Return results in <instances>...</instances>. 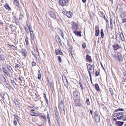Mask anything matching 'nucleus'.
<instances>
[{"mask_svg": "<svg viewBox=\"0 0 126 126\" xmlns=\"http://www.w3.org/2000/svg\"><path fill=\"white\" fill-rule=\"evenodd\" d=\"M87 68L89 69L90 71H93V72H94V67H93V69L92 68V65L90 64L87 63L86 64Z\"/></svg>", "mask_w": 126, "mask_h": 126, "instance_id": "obj_7", "label": "nucleus"}, {"mask_svg": "<svg viewBox=\"0 0 126 126\" xmlns=\"http://www.w3.org/2000/svg\"><path fill=\"white\" fill-rule=\"evenodd\" d=\"M11 82L14 87H15V85H16V84L14 80H11Z\"/></svg>", "mask_w": 126, "mask_h": 126, "instance_id": "obj_38", "label": "nucleus"}, {"mask_svg": "<svg viewBox=\"0 0 126 126\" xmlns=\"http://www.w3.org/2000/svg\"><path fill=\"white\" fill-rule=\"evenodd\" d=\"M100 34L101 37L103 38L104 37V32L103 30L102 29L100 31Z\"/></svg>", "mask_w": 126, "mask_h": 126, "instance_id": "obj_27", "label": "nucleus"}, {"mask_svg": "<svg viewBox=\"0 0 126 126\" xmlns=\"http://www.w3.org/2000/svg\"><path fill=\"white\" fill-rule=\"evenodd\" d=\"M86 103L88 105H90V103L89 101V98H87L86 100Z\"/></svg>", "mask_w": 126, "mask_h": 126, "instance_id": "obj_43", "label": "nucleus"}, {"mask_svg": "<svg viewBox=\"0 0 126 126\" xmlns=\"http://www.w3.org/2000/svg\"><path fill=\"white\" fill-rule=\"evenodd\" d=\"M4 73L9 78H10L11 77L10 74V73L8 72V71H6Z\"/></svg>", "mask_w": 126, "mask_h": 126, "instance_id": "obj_33", "label": "nucleus"}, {"mask_svg": "<svg viewBox=\"0 0 126 126\" xmlns=\"http://www.w3.org/2000/svg\"><path fill=\"white\" fill-rule=\"evenodd\" d=\"M47 118L48 121L49 123V126H51V123L50 121V118L49 114L48 113L47 114Z\"/></svg>", "mask_w": 126, "mask_h": 126, "instance_id": "obj_20", "label": "nucleus"}, {"mask_svg": "<svg viewBox=\"0 0 126 126\" xmlns=\"http://www.w3.org/2000/svg\"><path fill=\"white\" fill-rule=\"evenodd\" d=\"M39 116H40V117L43 118V119H44L45 120V121H46L47 120V118L46 116V115H42V114H40L39 115Z\"/></svg>", "mask_w": 126, "mask_h": 126, "instance_id": "obj_23", "label": "nucleus"}, {"mask_svg": "<svg viewBox=\"0 0 126 126\" xmlns=\"http://www.w3.org/2000/svg\"><path fill=\"white\" fill-rule=\"evenodd\" d=\"M31 36V40L34 41L35 40V38L34 37V35Z\"/></svg>", "mask_w": 126, "mask_h": 126, "instance_id": "obj_50", "label": "nucleus"}, {"mask_svg": "<svg viewBox=\"0 0 126 126\" xmlns=\"http://www.w3.org/2000/svg\"><path fill=\"white\" fill-rule=\"evenodd\" d=\"M88 71V72L89 75L90 79V80H91L92 79V76L91 75V74H93L94 73V72H93V71Z\"/></svg>", "mask_w": 126, "mask_h": 126, "instance_id": "obj_22", "label": "nucleus"}, {"mask_svg": "<svg viewBox=\"0 0 126 126\" xmlns=\"http://www.w3.org/2000/svg\"><path fill=\"white\" fill-rule=\"evenodd\" d=\"M66 16L68 17L69 18H71L72 17V13L70 11L67 12L66 13Z\"/></svg>", "mask_w": 126, "mask_h": 126, "instance_id": "obj_14", "label": "nucleus"}, {"mask_svg": "<svg viewBox=\"0 0 126 126\" xmlns=\"http://www.w3.org/2000/svg\"><path fill=\"white\" fill-rule=\"evenodd\" d=\"M24 14L22 12H21L20 15V16L19 18V20H21L22 18L24 16Z\"/></svg>", "mask_w": 126, "mask_h": 126, "instance_id": "obj_26", "label": "nucleus"}, {"mask_svg": "<svg viewBox=\"0 0 126 126\" xmlns=\"http://www.w3.org/2000/svg\"><path fill=\"white\" fill-rule=\"evenodd\" d=\"M99 30H97L95 31V35L96 36H98L99 34Z\"/></svg>", "mask_w": 126, "mask_h": 126, "instance_id": "obj_32", "label": "nucleus"}, {"mask_svg": "<svg viewBox=\"0 0 126 126\" xmlns=\"http://www.w3.org/2000/svg\"><path fill=\"white\" fill-rule=\"evenodd\" d=\"M14 102L16 105H17L18 104V102L16 99L14 100Z\"/></svg>", "mask_w": 126, "mask_h": 126, "instance_id": "obj_47", "label": "nucleus"}, {"mask_svg": "<svg viewBox=\"0 0 126 126\" xmlns=\"http://www.w3.org/2000/svg\"><path fill=\"white\" fill-rule=\"evenodd\" d=\"M82 47L84 48L86 47V45L85 43H83L82 45Z\"/></svg>", "mask_w": 126, "mask_h": 126, "instance_id": "obj_61", "label": "nucleus"}, {"mask_svg": "<svg viewBox=\"0 0 126 126\" xmlns=\"http://www.w3.org/2000/svg\"><path fill=\"white\" fill-rule=\"evenodd\" d=\"M0 57L1 60L3 61L5 59V58L4 56L2 55H0Z\"/></svg>", "mask_w": 126, "mask_h": 126, "instance_id": "obj_44", "label": "nucleus"}, {"mask_svg": "<svg viewBox=\"0 0 126 126\" xmlns=\"http://www.w3.org/2000/svg\"><path fill=\"white\" fill-rule=\"evenodd\" d=\"M72 28L75 29L76 30L78 29L79 28V26L78 24L75 22L73 23L72 24Z\"/></svg>", "mask_w": 126, "mask_h": 126, "instance_id": "obj_6", "label": "nucleus"}, {"mask_svg": "<svg viewBox=\"0 0 126 126\" xmlns=\"http://www.w3.org/2000/svg\"><path fill=\"white\" fill-rule=\"evenodd\" d=\"M50 16L53 18L55 19L56 18V17L55 14L52 11L50 12Z\"/></svg>", "mask_w": 126, "mask_h": 126, "instance_id": "obj_18", "label": "nucleus"}, {"mask_svg": "<svg viewBox=\"0 0 126 126\" xmlns=\"http://www.w3.org/2000/svg\"><path fill=\"white\" fill-rule=\"evenodd\" d=\"M43 94L44 95V97L45 99L46 100V103L47 104H48V99H47V98H46V94L45 93H43Z\"/></svg>", "mask_w": 126, "mask_h": 126, "instance_id": "obj_31", "label": "nucleus"}, {"mask_svg": "<svg viewBox=\"0 0 126 126\" xmlns=\"http://www.w3.org/2000/svg\"><path fill=\"white\" fill-rule=\"evenodd\" d=\"M94 116H97V115H99V114H98V112L97 111H95V112H94Z\"/></svg>", "mask_w": 126, "mask_h": 126, "instance_id": "obj_57", "label": "nucleus"}, {"mask_svg": "<svg viewBox=\"0 0 126 126\" xmlns=\"http://www.w3.org/2000/svg\"><path fill=\"white\" fill-rule=\"evenodd\" d=\"M55 52L56 55L60 54L62 55L63 54V53L59 49L55 50Z\"/></svg>", "mask_w": 126, "mask_h": 126, "instance_id": "obj_11", "label": "nucleus"}, {"mask_svg": "<svg viewBox=\"0 0 126 126\" xmlns=\"http://www.w3.org/2000/svg\"><path fill=\"white\" fill-rule=\"evenodd\" d=\"M29 28L30 32L32 31V27L31 25H30Z\"/></svg>", "mask_w": 126, "mask_h": 126, "instance_id": "obj_53", "label": "nucleus"}, {"mask_svg": "<svg viewBox=\"0 0 126 126\" xmlns=\"http://www.w3.org/2000/svg\"><path fill=\"white\" fill-rule=\"evenodd\" d=\"M58 61L59 63H61L62 62L61 58L60 56H58Z\"/></svg>", "mask_w": 126, "mask_h": 126, "instance_id": "obj_45", "label": "nucleus"}, {"mask_svg": "<svg viewBox=\"0 0 126 126\" xmlns=\"http://www.w3.org/2000/svg\"><path fill=\"white\" fill-rule=\"evenodd\" d=\"M30 112H31V114L32 116H38V114L37 113L34 112H31V111Z\"/></svg>", "mask_w": 126, "mask_h": 126, "instance_id": "obj_29", "label": "nucleus"}, {"mask_svg": "<svg viewBox=\"0 0 126 126\" xmlns=\"http://www.w3.org/2000/svg\"><path fill=\"white\" fill-rule=\"evenodd\" d=\"M122 120L124 121H126V114L125 115H122Z\"/></svg>", "mask_w": 126, "mask_h": 126, "instance_id": "obj_40", "label": "nucleus"}, {"mask_svg": "<svg viewBox=\"0 0 126 126\" xmlns=\"http://www.w3.org/2000/svg\"><path fill=\"white\" fill-rule=\"evenodd\" d=\"M20 52L22 55L25 57H26L27 54V52L25 49H22L20 50Z\"/></svg>", "mask_w": 126, "mask_h": 126, "instance_id": "obj_5", "label": "nucleus"}, {"mask_svg": "<svg viewBox=\"0 0 126 126\" xmlns=\"http://www.w3.org/2000/svg\"><path fill=\"white\" fill-rule=\"evenodd\" d=\"M109 91L110 92V93L112 95L113 94L112 89V88H110Z\"/></svg>", "mask_w": 126, "mask_h": 126, "instance_id": "obj_41", "label": "nucleus"}, {"mask_svg": "<svg viewBox=\"0 0 126 126\" xmlns=\"http://www.w3.org/2000/svg\"><path fill=\"white\" fill-rule=\"evenodd\" d=\"M64 105L63 103V100L61 101L60 103L59 106V108L60 111H62L63 110L64 114H65V110L64 108Z\"/></svg>", "mask_w": 126, "mask_h": 126, "instance_id": "obj_2", "label": "nucleus"}, {"mask_svg": "<svg viewBox=\"0 0 126 126\" xmlns=\"http://www.w3.org/2000/svg\"><path fill=\"white\" fill-rule=\"evenodd\" d=\"M116 119L118 120H121V119H122V115L120 116L117 117Z\"/></svg>", "mask_w": 126, "mask_h": 126, "instance_id": "obj_51", "label": "nucleus"}, {"mask_svg": "<svg viewBox=\"0 0 126 126\" xmlns=\"http://www.w3.org/2000/svg\"><path fill=\"white\" fill-rule=\"evenodd\" d=\"M55 38L57 42L58 43L59 42L61 45H62L61 39L58 35H56Z\"/></svg>", "mask_w": 126, "mask_h": 126, "instance_id": "obj_9", "label": "nucleus"}, {"mask_svg": "<svg viewBox=\"0 0 126 126\" xmlns=\"http://www.w3.org/2000/svg\"><path fill=\"white\" fill-rule=\"evenodd\" d=\"M114 58L117 59L118 61L121 62L123 60V57L121 54L119 52H117V54H115L113 56Z\"/></svg>", "mask_w": 126, "mask_h": 126, "instance_id": "obj_1", "label": "nucleus"}, {"mask_svg": "<svg viewBox=\"0 0 126 126\" xmlns=\"http://www.w3.org/2000/svg\"><path fill=\"white\" fill-rule=\"evenodd\" d=\"M124 110L122 108H119L115 110H114V111L116 112L119 111H124Z\"/></svg>", "mask_w": 126, "mask_h": 126, "instance_id": "obj_34", "label": "nucleus"}, {"mask_svg": "<svg viewBox=\"0 0 126 126\" xmlns=\"http://www.w3.org/2000/svg\"><path fill=\"white\" fill-rule=\"evenodd\" d=\"M55 108H55V116L56 117H58V112L57 110V109L56 107H55Z\"/></svg>", "mask_w": 126, "mask_h": 126, "instance_id": "obj_19", "label": "nucleus"}, {"mask_svg": "<svg viewBox=\"0 0 126 126\" xmlns=\"http://www.w3.org/2000/svg\"><path fill=\"white\" fill-rule=\"evenodd\" d=\"M32 66H34L36 65V63L34 61H33L32 63Z\"/></svg>", "mask_w": 126, "mask_h": 126, "instance_id": "obj_48", "label": "nucleus"}, {"mask_svg": "<svg viewBox=\"0 0 126 126\" xmlns=\"http://www.w3.org/2000/svg\"><path fill=\"white\" fill-rule=\"evenodd\" d=\"M69 0H59V4L62 6L65 5L66 3H67L68 2Z\"/></svg>", "mask_w": 126, "mask_h": 126, "instance_id": "obj_3", "label": "nucleus"}, {"mask_svg": "<svg viewBox=\"0 0 126 126\" xmlns=\"http://www.w3.org/2000/svg\"><path fill=\"white\" fill-rule=\"evenodd\" d=\"M74 102L76 104H79L80 103V100L79 99H76L74 100Z\"/></svg>", "mask_w": 126, "mask_h": 126, "instance_id": "obj_30", "label": "nucleus"}, {"mask_svg": "<svg viewBox=\"0 0 126 126\" xmlns=\"http://www.w3.org/2000/svg\"><path fill=\"white\" fill-rule=\"evenodd\" d=\"M95 87L97 91H99L100 90L99 86L96 83L95 84Z\"/></svg>", "mask_w": 126, "mask_h": 126, "instance_id": "obj_24", "label": "nucleus"}, {"mask_svg": "<svg viewBox=\"0 0 126 126\" xmlns=\"http://www.w3.org/2000/svg\"><path fill=\"white\" fill-rule=\"evenodd\" d=\"M3 78L4 79V80L3 81V83L7 82V81L6 79L3 76Z\"/></svg>", "mask_w": 126, "mask_h": 126, "instance_id": "obj_56", "label": "nucleus"}, {"mask_svg": "<svg viewBox=\"0 0 126 126\" xmlns=\"http://www.w3.org/2000/svg\"><path fill=\"white\" fill-rule=\"evenodd\" d=\"M14 3L16 6H18L19 4L18 1L17 0H15Z\"/></svg>", "mask_w": 126, "mask_h": 126, "instance_id": "obj_28", "label": "nucleus"}, {"mask_svg": "<svg viewBox=\"0 0 126 126\" xmlns=\"http://www.w3.org/2000/svg\"><path fill=\"white\" fill-rule=\"evenodd\" d=\"M25 42L26 45H28V44L29 42L28 41V37L27 36H26V38L25 39Z\"/></svg>", "mask_w": 126, "mask_h": 126, "instance_id": "obj_42", "label": "nucleus"}, {"mask_svg": "<svg viewBox=\"0 0 126 126\" xmlns=\"http://www.w3.org/2000/svg\"><path fill=\"white\" fill-rule=\"evenodd\" d=\"M79 93L76 89H74L73 92V94L75 97H78L79 95Z\"/></svg>", "mask_w": 126, "mask_h": 126, "instance_id": "obj_4", "label": "nucleus"}, {"mask_svg": "<svg viewBox=\"0 0 126 126\" xmlns=\"http://www.w3.org/2000/svg\"><path fill=\"white\" fill-rule=\"evenodd\" d=\"M112 47L114 50H116L120 48V47L117 44H116L115 45H113Z\"/></svg>", "mask_w": 126, "mask_h": 126, "instance_id": "obj_8", "label": "nucleus"}, {"mask_svg": "<svg viewBox=\"0 0 126 126\" xmlns=\"http://www.w3.org/2000/svg\"><path fill=\"white\" fill-rule=\"evenodd\" d=\"M116 39L117 42H120V36L119 34L118 33H117L116 36Z\"/></svg>", "mask_w": 126, "mask_h": 126, "instance_id": "obj_12", "label": "nucleus"}, {"mask_svg": "<svg viewBox=\"0 0 126 126\" xmlns=\"http://www.w3.org/2000/svg\"><path fill=\"white\" fill-rule=\"evenodd\" d=\"M8 47H11L12 48H13V49H15L16 48V47L13 45H11L9 44H8Z\"/></svg>", "mask_w": 126, "mask_h": 126, "instance_id": "obj_39", "label": "nucleus"}, {"mask_svg": "<svg viewBox=\"0 0 126 126\" xmlns=\"http://www.w3.org/2000/svg\"><path fill=\"white\" fill-rule=\"evenodd\" d=\"M14 116L16 117V119L18 121V117L17 116V115L16 114H15Z\"/></svg>", "mask_w": 126, "mask_h": 126, "instance_id": "obj_63", "label": "nucleus"}, {"mask_svg": "<svg viewBox=\"0 0 126 126\" xmlns=\"http://www.w3.org/2000/svg\"><path fill=\"white\" fill-rule=\"evenodd\" d=\"M110 27L111 30H112V29L113 26L112 24V21L111 20V19L110 18Z\"/></svg>", "mask_w": 126, "mask_h": 126, "instance_id": "obj_36", "label": "nucleus"}, {"mask_svg": "<svg viewBox=\"0 0 126 126\" xmlns=\"http://www.w3.org/2000/svg\"><path fill=\"white\" fill-rule=\"evenodd\" d=\"M86 59L90 62H91L92 61V60L91 58V56L88 54L86 55Z\"/></svg>", "mask_w": 126, "mask_h": 126, "instance_id": "obj_16", "label": "nucleus"}, {"mask_svg": "<svg viewBox=\"0 0 126 126\" xmlns=\"http://www.w3.org/2000/svg\"><path fill=\"white\" fill-rule=\"evenodd\" d=\"M124 123L123 122L118 121L117 123V124L118 126H121L123 125Z\"/></svg>", "mask_w": 126, "mask_h": 126, "instance_id": "obj_21", "label": "nucleus"}, {"mask_svg": "<svg viewBox=\"0 0 126 126\" xmlns=\"http://www.w3.org/2000/svg\"><path fill=\"white\" fill-rule=\"evenodd\" d=\"M118 114H119V115H124L123 114H124V113H123V112H118Z\"/></svg>", "mask_w": 126, "mask_h": 126, "instance_id": "obj_62", "label": "nucleus"}, {"mask_svg": "<svg viewBox=\"0 0 126 126\" xmlns=\"http://www.w3.org/2000/svg\"><path fill=\"white\" fill-rule=\"evenodd\" d=\"M4 7L6 9H8V10H11V9L9 5L7 4H5L4 5Z\"/></svg>", "mask_w": 126, "mask_h": 126, "instance_id": "obj_25", "label": "nucleus"}, {"mask_svg": "<svg viewBox=\"0 0 126 126\" xmlns=\"http://www.w3.org/2000/svg\"><path fill=\"white\" fill-rule=\"evenodd\" d=\"M6 67H7V68L10 71H11V70L13 71L12 69V68L11 67L10 65H7L6 66Z\"/></svg>", "mask_w": 126, "mask_h": 126, "instance_id": "obj_35", "label": "nucleus"}, {"mask_svg": "<svg viewBox=\"0 0 126 126\" xmlns=\"http://www.w3.org/2000/svg\"><path fill=\"white\" fill-rule=\"evenodd\" d=\"M73 32L77 36L81 37V32H79L77 30H75Z\"/></svg>", "mask_w": 126, "mask_h": 126, "instance_id": "obj_10", "label": "nucleus"}, {"mask_svg": "<svg viewBox=\"0 0 126 126\" xmlns=\"http://www.w3.org/2000/svg\"><path fill=\"white\" fill-rule=\"evenodd\" d=\"M32 54L33 55L34 57H35L36 59L37 58V57H36V56L34 54V53L33 52V51H32Z\"/></svg>", "mask_w": 126, "mask_h": 126, "instance_id": "obj_64", "label": "nucleus"}, {"mask_svg": "<svg viewBox=\"0 0 126 126\" xmlns=\"http://www.w3.org/2000/svg\"><path fill=\"white\" fill-rule=\"evenodd\" d=\"M94 118L96 122L98 123L100 121V117L99 115L94 116Z\"/></svg>", "mask_w": 126, "mask_h": 126, "instance_id": "obj_15", "label": "nucleus"}, {"mask_svg": "<svg viewBox=\"0 0 126 126\" xmlns=\"http://www.w3.org/2000/svg\"><path fill=\"white\" fill-rule=\"evenodd\" d=\"M100 13L101 14V15L103 17V16H105L104 14L103 13L102 11H101L100 12Z\"/></svg>", "mask_w": 126, "mask_h": 126, "instance_id": "obj_54", "label": "nucleus"}, {"mask_svg": "<svg viewBox=\"0 0 126 126\" xmlns=\"http://www.w3.org/2000/svg\"><path fill=\"white\" fill-rule=\"evenodd\" d=\"M60 34L63 37V38L64 37V34H63V32L62 31H60Z\"/></svg>", "mask_w": 126, "mask_h": 126, "instance_id": "obj_49", "label": "nucleus"}, {"mask_svg": "<svg viewBox=\"0 0 126 126\" xmlns=\"http://www.w3.org/2000/svg\"><path fill=\"white\" fill-rule=\"evenodd\" d=\"M113 117H116L117 116V113H114V112L113 113Z\"/></svg>", "mask_w": 126, "mask_h": 126, "instance_id": "obj_55", "label": "nucleus"}, {"mask_svg": "<svg viewBox=\"0 0 126 126\" xmlns=\"http://www.w3.org/2000/svg\"><path fill=\"white\" fill-rule=\"evenodd\" d=\"M15 67L16 68H17L18 67H19V68H21L20 66L18 64H17L15 66Z\"/></svg>", "mask_w": 126, "mask_h": 126, "instance_id": "obj_52", "label": "nucleus"}, {"mask_svg": "<svg viewBox=\"0 0 126 126\" xmlns=\"http://www.w3.org/2000/svg\"><path fill=\"white\" fill-rule=\"evenodd\" d=\"M14 123L15 126H16L17 124L16 121V120H14Z\"/></svg>", "mask_w": 126, "mask_h": 126, "instance_id": "obj_59", "label": "nucleus"}, {"mask_svg": "<svg viewBox=\"0 0 126 126\" xmlns=\"http://www.w3.org/2000/svg\"><path fill=\"white\" fill-rule=\"evenodd\" d=\"M121 17L122 19L126 18V13L125 12H123L121 14Z\"/></svg>", "mask_w": 126, "mask_h": 126, "instance_id": "obj_13", "label": "nucleus"}, {"mask_svg": "<svg viewBox=\"0 0 126 126\" xmlns=\"http://www.w3.org/2000/svg\"><path fill=\"white\" fill-rule=\"evenodd\" d=\"M2 69L4 73H5V72L7 71V69L5 67H2Z\"/></svg>", "mask_w": 126, "mask_h": 126, "instance_id": "obj_46", "label": "nucleus"}, {"mask_svg": "<svg viewBox=\"0 0 126 126\" xmlns=\"http://www.w3.org/2000/svg\"><path fill=\"white\" fill-rule=\"evenodd\" d=\"M99 73L98 72L96 71L95 73V75L96 76H98Z\"/></svg>", "mask_w": 126, "mask_h": 126, "instance_id": "obj_60", "label": "nucleus"}, {"mask_svg": "<svg viewBox=\"0 0 126 126\" xmlns=\"http://www.w3.org/2000/svg\"><path fill=\"white\" fill-rule=\"evenodd\" d=\"M121 33L122 35V36H121V34L120 36V38L121 39V40L122 41H123L124 40V35L123 34V33L122 32H121Z\"/></svg>", "mask_w": 126, "mask_h": 126, "instance_id": "obj_37", "label": "nucleus"}, {"mask_svg": "<svg viewBox=\"0 0 126 126\" xmlns=\"http://www.w3.org/2000/svg\"><path fill=\"white\" fill-rule=\"evenodd\" d=\"M3 83L6 88L8 89L9 90L11 89L10 85L8 84L7 82H3Z\"/></svg>", "mask_w": 126, "mask_h": 126, "instance_id": "obj_17", "label": "nucleus"}, {"mask_svg": "<svg viewBox=\"0 0 126 126\" xmlns=\"http://www.w3.org/2000/svg\"><path fill=\"white\" fill-rule=\"evenodd\" d=\"M38 79H40L41 78V75L40 74H38Z\"/></svg>", "mask_w": 126, "mask_h": 126, "instance_id": "obj_58", "label": "nucleus"}]
</instances>
